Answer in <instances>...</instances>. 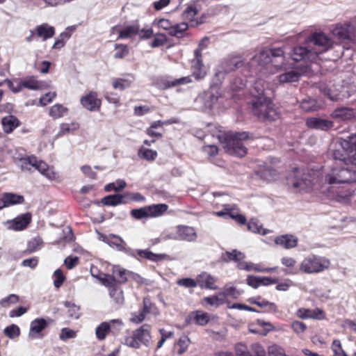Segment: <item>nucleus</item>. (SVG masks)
<instances>
[{"label":"nucleus","instance_id":"nucleus-1","mask_svg":"<svg viewBox=\"0 0 356 356\" xmlns=\"http://www.w3.org/2000/svg\"><path fill=\"white\" fill-rule=\"evenodd\" d=\"M332 47L331 40L323 33H313L304 45L293 48L291 58L295 61L312 62Z\"/></svg>","mask_w":356,"mask_h":356},{"label":"nucleus","instance_id":"nucleus-2","mask_svg":"<svg viewBox=\"0 0 356 356\" xmlns=\"http://www.w3.org/2000/svg\"><path fill=\"white\" fill-rule=\"evenodd\" d=\"M218 137L225 152L238 157H243L247 154V148L243 141L254 138L253 134L247 131L225 132L219 134Z\"/></svg>","mask_w":356,"mask_h":356},{"label":"nucleus","instance_id":"nucleus-3","mask_svg":"<svg viewBox=\"0 0 356 356\" xmlns=\"http://www.w3.org/2000/svg\"><path fill=\"white\" fill-rule=\"evenodd\" d=\"M282 48L264 49L255 54L251 59V66H260L270 70L274 67L275 70L281 69L285 58Z\"/></svg>","mask_w":356,"mask_h":356},{"label":"nucleus","instance_id":"nucleus-4","mask_svg":"<svg viewBox=\"0 0 356 356\" xmlns=\"http://www.w3.org/2000/svg\"><path fill=\"white\" fill-rule=\"evenodd\" d=\"M251 111L260 120H275L279 113L273 104L271 97L252 99L250 102Z\"/></svg>","mask_w":356,"mask_h":356},{"label":"nucleus","instance_id":"nucleus-5","mask_svg":"<svg viewBox=\"0 0 356 356\" xmlns=\"http://www.w3.org/2000/svg\"><path fill=\"white\" fill-rule=\"evenodd\" d=\"M18 165L23 171H31L32 168L37 170L42 175L50 180L56 178V173L45 162L38 160L35 156L17 157Z\"/></svg>","mask_w":356,"mask_h":356},{"label":"nucleus","instance_id":"nucleus-6","mask_svg":"<svg viewBox=\"0 0 356 356\" xmlns=\"http://www.w3.org/2000/svg\"><path fill=\"white\" fill-rule=\"evenodd\" d=\"M343 153L339 149L334 152V159L342 161L344 164L348 163L356 165V136H350L341 141Z\"/></svg>","mask_w":356,"mask_h":356},{"label":"nucleus","instance_id":"nucleus-7","mask_svg":"<svg viewBox=\"0 0 356 356\" xmlns=\"http://www.w3.org/2000/svg\"><path fill=\"white\" fill-rule=\"evenodd\" d=\"M325 180L330 184L350 183L356 181V171L353 168L337 166V163L325 176Z\"/></svg>","mask_w":356,"mask_h":356},{"label":"nucleus","instance_id":"nucleus-8","mask_svg":"<svg viewBox=\"0 0 356 356\" xmlns=\"http://www.w3.org/2000/svg\"><path fill=\"white\" fill-rule=\"evenodd\" d=\"M330 265V260L325 257L310 254L301 261L300 270L307 274L318 273L327 269Z\"/></svg>","mask_w":356,"mask_h":356},{"label":"nucleus","instance_id":"nucleus-9","mask_svg":"<svg viewBox=\"0 0 356 356\" xmlns=\"http://www.w3.org/2000/svg\"><path fill=\"white\" fill-rule=\"evenodd\" d=\"M308 70L309 66L306 64L301 67H294L288 70L286 67V64L284 62L282 68L278 70H275L276 72H280V74L275 76L274 81H277L282 85L298 82L300 77L307 73Z\"/></svg>","mask_w":356,"mask_h":356},{"label":"nucleus","instance_id":"nucleus-10","mask_svg":"<svg viewBox=\"0 0 356 356\" xmlns=\"http://www.w3.org/2000/svg\"><path fill=\"white\" fill-rule=\"evenodd\" d=\"M287 184L294 192H300L310 188L313 182L310 174L295 169L288 177Z\"/></svg>","mask_w":356,"mask_h":356},{"label":"nucleus","instance_id":"nucleus-11","mask_svg":"<svg viewBox=\"0 0 356 356\" xmlns=\"http://www.w3.org/2000/svg\"><path fill=\"white\" fill-rule=\"evenodd\" d=\"M244 65V61L238 57H229L225 59L220 67L216 70L215 76L218 79H223L225 74L231 71L239 69Z\"/></svg>","mask_w":356,"mask_h":356},{"label":"nucleus","instance_id":"nucleus-12","mask_svg":"<svg viewBox=\"0 0 356 356\" xmlns=\"http://www.w3.org/2000/svg\"><path fill=\"white\" fill-rule=\"evenodd\" d=\"M103 241L109 246L115 248L117 250L123 252L134 258H136L134 250L130 248H127L125 241L121 237L114 234H110L108 236H105Z\"/></svg>","mask_w":356,"mask_h":356},{"label":"nucleus","instance_id":"nucleus-13","mask_svg":"<svg viewBox=\"0 0 356 356\" xmlns=\"http://www.w3.org/2000/svg\"><path fill=\"white\" fill-rule=\"evenodd\" d=\"M197 234L193 227L186 225H179L176 227V231L173 238L175 240L185 241L188 242L195 241Z\"/></svg>","mask_w":356,"mask_h":356},{"label":"nucleus","instance_id":"nucleus-14","mask_svg":"<svg viewBox=\"0 0 356 356\" xmlns=\"http://www.w3.org/2000/svg\"><path fill=\"white\" fill-rule=\"evenodd\" d=\"M250 93L253 99L260 97H271L273 91L268 87V83L263 79H257L253 84Z\"/></svg>","mask_w":356,"mask_h":356},{"label":"nucleus","instance_id":"nucleus-15","mask_svg":"<svg viewBox=\"0 0 356 356\" xmlns=\"http://www.w3.org/2000/svg\"><path fill=\"white\" fill-rule=\"evenodd\" d=\"M48 326V322L43 318H37L30 324L29 337L31 339H42L44 337L42 331Z\"/></svg>","mask_w":356,"mask_h":356},{"label":"nucleus","instance_id":"nucleus-16","mask_svg":"<svg viewBox=\"0 0 356 356\" xmlns=\"http://www.w3.org/2000/svg\"><path fill=\"white\" fill-rule=\"evenodd\" d=\"M115 324H118V330H120L123 325L122 322L120 319H113L109 322H102L100 323L95 330L96 337L99 340H104L107 334L111 331L112 326Z\"/></svg>","mask_w":356,"mask_h":356},{"label":"nucleus","instance_id":"nucleus-17","mask_svg":"<svg viewBox=\"0 0 356 356\" xmlns=\"http://www.w3.org/2000/svg\"><path fill=\"white\" fill-rule=\"evenodd\" d=\"M81 104L83 108L90 111H98L101 106V100L97 97V93L90 92L81 99Z\"/></svg>","mask_w":356,"mask_h":356},{"label":"nucleus","instance_id":"nucleus-18","mask_svg":"<svg viewBox=\"0 0 356 356\" xmlns=\"http://www.w3.org/2000/svg\"><path fill=\"white\" fill-rule=\"evenodd\" d=\"M306 125L312 129L327 131L334 126L333 122L327 119L312 117L306 120Z\"/></svg>","mask_w":356,"mask_h":356},{"label":"nucleus","instance_id":"nucleus-19","mask_svg":"<svg viewBox=\"0 0 356 356\" xmlns=\"http://www.w3.org/2000/svg\"><path fill=\"white\" fill-rule=\"evenodd\" d=\"M195 58L192 62V71L193 76L197 79L200 80L206 76V71L204 67L201 57L202 54L200 50L197 49L194 51Z\"/></svg>","mask_w":356,"mask_h":356},{"label":"nucleus","instance_id":"nucleus-20","mask_svg":"<svg viewBox=\"0 0 356 356\" xmlns=\"http://www.w3.org/2000/svg\"><path fill=\"white\" fill-rule=\"evenodd\" d=\"M331 116L339 120L350 121L356 117L355 110L350 107H338L332 111Z\"/></svg>","mask_w":356,"mask_h":356},{"label":"nucleus","instance_id":"nucleus-21","mask_svg":"<svg viewBox=\"0 0 356 356\" xmlns=\"http://www.w3.org/2000/svg\"><path fill=\"white\" fill-rule=\"evenodd\" d=\"M44 86V82L36 80L34 76H28L17 83V88H15V93L19 92L23 88L36 90L42 89Z\"/></svg>","mask_w":356,"mask_h":356},{"label":"nucleus","instance_id":"nucleus-22","mask_svg":"<svg viewBox=\"0 0 356 356\" xmlns=\"http://www.w3.org/2000/svg\"><path fill=\"white\" fill-rule=\"evenodd\" d=\"M134 336L137 339L138 343L145 346H149L151 341L150 325L148 324L143 325L140 328L134 331Z\"/></svg>","mask_w":356,"mask_h":356},{"label":"nucleus","instance_id":"nucleus-23","mask_svg":"<svg viewBox=\"0 0 356 356\" xmlns=\"http://www.w3.org/2000/svg\"><path fill=\"white\" fill-rule=\"evenodd\" d=\"M221 93L217 86H211L204 94V106L207 108L211 109L213 105L218 102Z\"/></svg>","mask_w":356,"mask_h":356},{"label":"nucleus","instance_id":"nucleus-24","mask_svg":"<svg viewBox=\"0 0 356 356\" xmlns=\"http://www.w3.org/2000/svg\"><path fill=\"white\" fill-rule=\"evenodd\" d=\"M24 201V198L22 195L11 193H4L0 199V210L10 205L21 204Z\"/></svg>","mask_w":356,"mask_h":356},{"label":"nucleus","instance_id":"nucleus-25","mask_svg":"<svg viewBox=\"0 0 356 356\" xmlns=\"http://www.w3.org/2000/svg\"><path fill=\"white\" fill-rule=\"evenodd\" d=\"M116 31L118 33L117 39H129L138 35L139 33V26L137 24L129 25L124 27L123 29H118L114 27L113 32Z\"/></svg>","mask_w":356,"mask_h":356},{"label":"nucleus","instance_id":"nucleus-26","mask_svg":"<svg viewBox=\"0 0 356 356\" xmlns=\"http://www.w3.org/2000/svg\"><path fill=\"white\" fill-rule=\"evenodd\" d=\"M298 238L291 234H284L275 238V243L285 249H291L297 246Z\"/></svg>","mask_w":356,"mask_h":356},{"label":"nucleus","instance_id":"nucleus-27","mask_svg":"<svg viewBox=\"0 0 356 356\" xmlns=\"http://www.w3.org/2000/svg\"><path fill=\"white\" fill-rule=\"evenodd\" d=\"M217 279L210 274L204 273L198 276V284L200 288L215 290L218 286L215 285Z\"/></svg>","mask_w":356,"mask_h":356},{"label":"nucleus","instance_id":"nucleus-28","mask_svg":"<svg viewBox=\"0 0 356 356\" xmlns=\"http://www.w3.org/2000/svg\"><path fill=\"white\" fill-rule=\"evenodd\" d=\"M188 318L191 322H193L200 326L207 325L210 319L209 314L201 310H197L191 312L188 316Z\"/></svg>","mask_w":356,"mask_h":356},{"label":"nucleus","instance_id":"nucleus-29","mask_svg":"<svg viewBox=\"0 0 356 356\" xmlns=\"http://www.w3.org/2000/svg\"><path fill=\"white\" fill-rule=\"evenodd\" d=\"M134 252L136 255V259L145 258L152 261H159L167 257L165 254H155L147 250H136Z\"/></svg>","mask_w":356,"mask_h":356},{"label":"nucleus","instance_id":"nucleus-30","mask_svg":"<svg viewBox=\"0 0 356 356\" xmlns=\"http://www.w3.org/2000/svg\"><path fill=\"white\" fill-rule=\"evenodd\" d=\"M35 31L37 35L41 38L44 41L52 38L55 34L54 27L49 25L47 23H44L36 26Z\"/></svg>","mask_w":356,"mask_h":356},{"label":"nucleus","instance_id":"nucleus-31","mask_svg":"<svg viewBox=\"0 0 356 356\" xmlns=\"http://www.w3.org/2000/svg\"><path fill=\"white\" fill-rule=\"evenodd\" d=\"M332 34L338 39L345 41L350 40V25L348 24H340L337 25L333 30Z\"/></svg>","mask_w":356,"mask_h":356},{"label":"nucleus","instance_id":"nucleus-32","mask_svg":"<svg viewBox=\"0 0 356 356\" xmlns=\"http://www.w3.org/2000/svg\"><path fill=\"white\" fill-rule=\"evenodd\" d=\"M102 203L105 206L115 207L119 204H125L127 201L124 200V194H114L103 197Z\"/></svg>","mask_w":356,"mask_h":356},{"label":"nucleus","instance_id":"nucleus-33","mask_svg":"<svg viewBox=\"0 0 356 356\" xmlns=\"http://www.w3.org/2000/svg\"><path fill=\"white\" fill-rule=\"evenodd\" d=\"M91 275L98 280L105 286L110 287L112 289L113 287H115V279L113 276L106 274V273H99V275H95L94 269H90Z\"/></svg>","mask_w":356,"mask_h":356},{"label":"nucleus","instance_id":"nucleus-34","mask_svg":"<svg viewBox=\"0 0 356 356\" xmlns=\"http://www.w3.org/2000/svg\"><path fill=\"white\" fill-rule=\"evenodd\" d=\"M1 123L3 131L9 134L19 125V120L14 115H8L2 118Z\"/></svg>","mask_w":356,"mask_h":356},{"label":"nucleus","instance_id":"nucleus-35","mask_svg":"<svg viewBox=\"0 0 356 356\" xmlns=\"http://www.w3.org/2000/svg\"><path fill=\"white\" fill-rule=\"evenodd\" d=\"M192 82L191 76H183L179 79H175L172 81L163 80L162 82L163 89H168L177 86L186 85Z\"/></svg>","mask_w":356,"mask_h":356},{"label":"nucleus","instance_id":"nucleus-36","mask_svg":"<svg viewBox=\"0 0 356 356\" xmlns=\"http://www.w3.org/2000/svg\"><path fill=\"white\" fill-rule=\"evenodd\" d=\"M248 229L253 233L266 235L270 232L268 229H264L262 224L256 218H251L248 222Z\"/></svg>","mask_w":356,"mask_h":356},{"label":"nucleus","instance_id":"nucleus-37","mask_svg":"<svg viewBox=\"0 0 356 356\" xmlns=\"http://www.w3.org/2000/svg\"><path fill=\"white\" fill-rule=\"evenodd\" d=\"M149 218H157L162 216L168 208L165 204H152L147 207Z\"/></svg>","mask_w":356,"mask_h":356},{"label":"nucleus","instance_id":"nucleus-38","mask_svg":"<svg viewBox=\"0 0 356 356\" xmlns=\"http://www.w3.org/2000/svg\"><path fill=\"white\" fill-rule=\"evenodd\" d=\"M249 302L260 307L266 308L268 312H275L277 310V307L275 303L265 300H261V297L259 296L250 298Z\"/></svg>","mask_w":356,"mask_h":356},{"label":"nucleus","instance_id":"nucleus-39","mask_svg":"<svg viewBox=\"0 0 356 356\" xmlns=\"http://www.w3.org/2000/svg\"><path fill=\"white\" fill-rule=\"evenodd\" d=\"M31 221V217L29 215H23L19 218H16L11 222V228L14 230H22L25 229Z\"/></svg>","mask_w":356,"mask_h":356},{"label":"nucleus","instance_id":"nucleus-40","mask_svg":"<svg viewBox=\"0 0 356 356\" xmlns=\"http://www.w3.org/2000/svg\"><path fill=\"white\" fill-rule=\"evenodd\" d=\"M245 254L237 251L236 250H233L231 252L227 251L225 253L222 254L221 259L222 261L225 262H229L231 261H239L245 259Z\"/></svg>","mask_w":356,"mask_h":356},{"label":"nucleus","instance_id":"nucleus-41","mask_svg":"<svg viewBox=\"0 0 356 356\" xmlns=\"http://www.w3.org/2000/svg\"><path fill=\"white\" fill-rule=\"evenodd\" d=\"M281 263L283 266L289 268V270H284L285 274L295 275L298 273V270L295 268L296 261L294 258L290 257H284L281 259Z\"/></svg>","mask_w":356,"mask_h":356},{"label":"nucleus","instance_id":"nucleus-42","mask_svg":"<svg viewBox=\"0 0 356 356\" xmlns=\"http://www.w3.org/2000/svg\"><path fill=\"white\" fill-rule=\"evenodd\" d=\"M109 295L113 300L114 302L118 305L121 306L124 304V298L123 291L120 287L115 286L111 289L109 291Z\"/></svg>","mask_w":356,"mask_h":356},{"label":"nucleus","instance_id":"nucleus-43","mask_svg":"<svg viewBox=\"0 0 356 356\" xmlns=\"http://www.w3.org/2000/svg\"><path fill=\"white\" fill-rule=\"evenodd\" d=\"M300 107L306 112L316 111L318 109V105L316 101L310 97L302 99L300 103Z\"/></svg>","mask_w":356,"mask_h":356},{"label":"nucleus","instance_id":"nucleus-44","mask_svg":"<svg viewBox=\"0 0 356 356\" xmlns=\"http://www.w3.org/2000/svg\"><path fill=\"white\" fill-rule=\"evenodd\" d=\"M191 340L187 336H182L176 344L177 354L181 355L188 349Z\"/></svg>","mask_w":356,"mask_h":356},{"label":"nucleus","instance_id":"nucleus-45","mask_svg":"<svg viewBox=\"0 0 356 356\" xmlns=\"http://www.w3.org/2000/svg\"><path fill=\"white\" fill-rule=\"evenodd\" d=\"M67 111V109L63 105L57 104L51 107L49 115L54 118L63 117Z\"/></svg>","mask_w":356,"mask_h":356},{"label":"nucleus","instance_id":"nucleus-46","mask_svg":"<svg viewBox=\"0 0 356 356\" xmlns=\"http://www.w3.org/2000/svg\"><path fill=\"white\" fill-rule=\"evenodd\" d=\"M131 82L127 79L115 78L112 81V86L115 89L124 90L131 86Z\"/></svg>","mask_w":356,"mask_h":356},{"label":"nucleus","instance_id":"nucleus-47","mask_svg":"<svg viewBox=\"0 0 356 356\" xmlns=\"http://www.w3.org/2000/svg\"><path fill=\"white\" fill-rule=\"evenodd\" d=\"M127 186V183L123 179H118L115 182L110 183L105 186V191L109 192L111 191H114L115 192H119L124 189Z\"/></svg>","mask_w":356,"mask_h":356},{"label":"nucleus","instance_id":"nucleus-48","mask_svg":"<svg viewBox=\"0 0 356 356\" xmlns=\"http://www.w3.org/2000/svg\"><path fill=\"white\" fill-rule=\"evenodd\" d=\"M243 293V290L237 289L234 286H225L224 291L219 293V296H222L224 298L230 296L233 298H238Z\"/></svg>","mask_w":356,"mask_h":356},{"label":"nucleus","instance_id":"nucleus-49","mask_svg":"<svg viewBox=\"0 0 356 356\" xmlns=\"http://www.w3.org/2000/svg\"><path fill=\"white\" fill-rule=\"evenodd\" d=\"M188 28V26L186 23H181L177 24L171 28L170 31V34L172 36H175L177 38H181L183 35V33L186 31Z\"/></svg>","mask_w":356,"mask_h":356},{"label":"nucleus","instance_id":"nucleus-50","mask_svg":"<svg viewBox=\"0 0 356 356\" xmlns=\"http://www.w3.org/2000/svg\"><path fill=\"white\" fill-rule=\"evenodd\" d=\"M138 155L147 161H154L157 156V152L153 149L141 147L139 149Z\"/></svg>","mask_w":356,"mask_h":356},{"label":"nucleus","instance_id":"nucleus-51","mask_svg":"<svg viewBox=\"0 0 356 356\" xmlns=\"http://www.w3.org/2000/svg\"><path fill=\"white\" fill-rule=\"evenodd\" d=\"M64 305L65 307L68 308V316L73 318H79V307L76 306L75 304L72 303L69 301H65L64 302Z\"/></svg>","mask_w":356,"mask_h":356},{"label":"nucleus","instance_id":"nucleus-52","mask_svg":"<svg viewBox=\"0 0 356 356\" xmlns=\"http://www.w3.org/2000/svg\"><path fill=\"white\" fill-rule=\"evenodd\" d=\"M4 334L10 339H14L19 336V327L15 325L12 324L4 329Z\"/></svg>","mask_w":356,"mask_h":356},{"label":"nucleus","instance_id":"nucleus-53","mask_svg":"<svg viewBox=\"0 0 356 356\" xmlns=\"http://www.w3.org/2000/svg\"><path fill=\"white\" fill-rule=\"evenodd\" d=\"M131 215L136 219L140 220L143 218H149L147 211V207H142L140 209H132Z\"/></svg>","mask_w":356,"mask_h":356},{"label":"nucleus","instance_id":"nucleus-54","mask_svg":"<svg viewBox=\"0 0 356 356\" xmlns=\"http://www.w3.org/2000/svg\"><path fill=\"white\" fill-rule=\"evenodd\" d=\"M115 53L114 54V57L115 58H123L125 57L129 53L128 47L125 44H115Z\"/></svg>","mask_w":356,"mask_h":356},{"label":"nucleus","instance_id":"nucleus-55","mask_svg":"<svg viewBox=\"0 0 356 356\" xmlns=\"http://www.w3.org/2000/svg\"><path fill=\"white\" fill-rule=\"evenodd\" d=\"M76 337V331H74L68 327H64L61 330L59 334L60 340L65 341L70 339H74Z\"/></svg>","mask_w":356,"mask_h":356},{"label":"nucleus","instance_id":"nucleus-56","mask_svg":"<svg viewBox=\"0 0 356 356\" xmlns=\"http://www.w3.org/2000/svg\"><path fill=\"white\" fill-rule=\"evenodd\" d=\"M177 284L179 286H184L187 289L195 288L199 285L198 280L195 281V280L190 277L179 279L177 281Z\"/></svg>","mask_w":356,"mask_h":356},{"label":"nucleus","instance_id":"nucleus-57","mask_svg":"<svg viewBox=\"0 0 356 356\" xmlns=\"http://www.w3.org/2000/svg\"><path fill=\"white\" fill-rule=\"evenodd\" d=\"M197 9L195 6L191 5L188 6L182 13V17L185 20L193 21L195 16L197 14Z\"/></svg>","mask_w":356,"mask_h":356},{"label":"nucleus","instance_id":"nucleus-58","mask_svg":"<svg viewBox=\"0 0 356 356\" xmlns=\"http://www.w3.org/2000/svg\"><path fill=\"white\" fill-rule=\"evenodd\" d=\"M124 200L127 201V204H128L131 201L144 202L145 200V197L139 193L127 192L124 193Z\"/></svg>","mask_w":356,"mask_h":356},{"label":"nucleus","instance_id":"nucleus-59","mask_svg":"<svg viewBox=\"0 0 356 356\" xmlns=\"http://www.w3.org/2000/svg\"><path fill=\"white\" fill-rule=\"evenodd\" d=\"M19 301V297L16 294H10L0 300V305L3 307H7L12 304H15Z\"/></svg>","mask_w":356,"mask_h":356},{"label":"nucleus","instance_id":"nucleus-60","mask_svg":"<svg viewBox=\"0 0 356 356\" xmlns=\"http://www.w3.org/2000/svg\"><path fill=\"white\" fill-rule=\"evenodd\" d=\"M54 276L55 277L54 280V285L56 288L58 289L62 286L65 277L60 269L56 270L54 273Z\"/></svg>","mask_w":356,"mask_h":356},{"label":"nucleus","instance_id":"nucleus-61","mask_svg":"<svg viewBox=\"0 0 356 356\" xmlns=\"http://www.w3.org/2000/svg\"><path fill=\"white\" fill-rule=\"evenodd\" d=\"M221 296H209V297H205L204 298V301L210 305H214L216 307H218L220 305H222L224 303L225 300L224 298H220Z\"/></svg>","mask_w":356,"mask_h":356},{"label":"nucleus","instance_id":"nucleus-62","mask_svg":"<svg viewBox=\"0 0 356 356\" xmlns=\"http://www.w3.org/2000/svg\"><path fill=\"white\" fill-rule=\"evenodd\" d=\"M268 353V356H286L284 350L277 345L269 346Z\"/></svg>","mask_w":356,"mask_h":356},{"label":"nucleus","instance_id":"nucleus-63","mask_svg":"<svg viewBox=\"0 0 356 356\" xmlns=\"http://www.w3.org/2000/svg\"><path fill=\"white\" fill-rule=\"evenodd\" d=\"M332 349L337 356H347L341 347V341L338 339L333 341L332 344Z\"/></svg>","mask_w":356,"mask_h":356},{"label":"nucleus","instance_id":"nucleus-64","mask_svg":"<svg viewBox=\"0 0 356 356\" xmlns=\"http://www.w3.org/2000/svg\"><path fill=\"white\" fill-rule=\"evenodd\" d=\"M235 350L237 356H253L248 349V347L243 343L236 345Z\"/></svg>","mask_w":356,"mask_h":356}]
</instances>
